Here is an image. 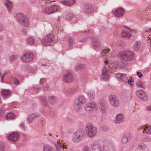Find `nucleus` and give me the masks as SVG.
Masks as SVG:
<instances>
[{
  "mask_svg": "<svg viewBox=\"0 0 151 151\" xmlns=\"http://www.w3.org/2000/svg\"><path fill=\"white\" fill-rule=\"evenodd\" d=\"M110 50L109 48L104 49L101 52V55L103 56L104 62V68L102 69V76L104 81H106L109 78L110 72H112L117 67L118 63L111 61L106 57L104 53L109 52Z\"/></svg>",
  "mask_w": 151,
  "mask_h": 151,
  "instance_id": "1",
  "label": "nucleus"
},
{
  "mask_svg": "<svg viewBox=\"0 0 151 151\" xmlns=\"http://www.w3.org/2000/svg\"><path fill=\"white\" fill-rule=\"evenodd\" d=\"M118 56L122 61L124 62L132 60L135 57L134 52L130 50L121 51L118 55Z\"/></svg>",
  "mask_w": 151,
  "mask_h": 151,
  "instance_id": "2",
  "label": "nucleus"
},
{
  "mask_svg": "<svg viewBox=\"0 0 151 151\" xmlns=\"http://www.w3.org/2000/svg\"><path fill=\"white\" fill-rule=\"evenodd\" d=\"M85 137L84 131L81 129L77 130L73 134L72 142L75 143H77L82 141Z\"/></svg>",
  "mask_w": 151,
  "mask_h": 151,
  "instance_id": "3",
  "label": "nucleus"
},
{
  "mask_svg": "<svg viewBox=\"0 0 151 151\" xmlns=\"http://www.w3.org/2000/svg\"><path fill=\"white\" fill-rule=\"evenodd\" d=\"M86 131L87 135L90 138L94 137L97 133L96 128L90 124L86 125Z\"/></svg>",
  "mask_w": 151,
  "mask_h": 151,
  "instance_id": "4",
  "label": "nucleus"
},
{
  "mask_svg": "<svg viewBox=\"0 0 151 151\" xmlns=\"http://www.w3.org/2000/svg\"><path fill=\"white\" fill-rule=\"evenodd\" d=\"M55 37L53 33L50 34L42 40L41 42L45 45H52L54 43Z\"/></svg>",
  "mask_w": 151,
  "mask_h": 151,
  "instance_id": "5",
  "label": "nucleus"
},
{
  "mask_svg": "<svg viewBox=\"0 0 151 151\" xmlns=\"http://www.w3.org/2000/svg\"><path fill=\"white\" fill-rule=\"evenodd\" d=\"M17 18L23 26L27 27L29 25V22L27 18L22 13L16 14Z\"/></svg>",
  "mask_w": 151,
  "mask_h": 151,
  "instance_id": "6",
  "label": "nucleus"
},
{
  "mask_svg": "<svg viewBox=\"0 0 151 151\" xmlns=\"http://www.w3.org/2000/svg\"><path fill=\"white\" fill-rule=\"evenodd\" d=\"M85 109L86 111L88 112L96 111L98 109V106L95 102L91 101L86 104Z\"/></svg>",
  "mask_w": 151,
  "mask_h": 151,
  "instance_id": "7",
  "label": "nucleus"
},
{
  "mask_svg": "<svg viewBox=\"0 0 151 151\" xmlns=\"http://www.w3.org/2000/svg\"><path fill=\"white\" fill-rule=\"evenodd\" d=\"M34 58L33 54L30 52H26L22 55L21 60L24 63H28L32 61Z\"/></svg>",
  "mask_w": 151,
  "mask_h": 151,
  "instance_id": "8",
  "label": "nucleus"
},
{
  "mask_svg": "<svg viewBox=\"0 0 151 151\" xmlns=\"http://www.w3.org/2000/svg\"><path fill=\"white\" fill-rule=\"evenodd\" d=\"M62 80L63 81L67 83L72 82L74 80V77L73 74L70 72L69 71L64 75Z\"/></svg>",
  "mask_w": 151,
  "mask_h": 151,
  "instance_id": "9",
  "label": "nucleus"
},
{
  "mask_svg": "<svg viewBox=\"0 0 151 151\" xmlns=\"http://www.w3.org/2000/svg\"><path fill=\"white\" fill-rule=\"evenodd\" d=\"M136 94L139 99L143 101H146L148 100V96L146 93L142 90L137 91Z\"/></svg>",
  "mask_w": 151,
  "mask_h": 151,
  "instance_id": "10",
  "label": "nucleus"
},
{
  "mask_svg": "<svg viewBox=\"0 0 151 151\" xmlns=\"http://www.w3.org/2000/svg\"><path fill=\"white\" fill-rule=\"evenodd\" d=\"M109 101L111 104L113 106L117 107L119 104V100L116 96L114 95H111L109 96Z\"/></svg>",
  "mask_w": 151,
  "mask_h": 151,
  "instance_id": "11",
  "label": "nucleus"
},
{
  "mask_svg": "<svg viewBox=\"0 0 151 151\" xmlns=\"http://www.w3.org/2000/svg\"><path fill=\"white\" fill-rule=\"evenodd\" d=\"M83 11L86 14H90L93 10V7L89 3L85 4L83 6Z\"/></svg>",
  "mask_w": 151,
  "mask_h": 151,
  "instance_id": "12",
  "label": "nucleus"
},
{
  "mask_svg": "<svg viewBox=\"0 0 151 151\" xmlns=\"http://www.w3.org/2000/svg\"><path fill=\"white\" fill-rule=\"evenodd\" d=\"M19 138V134L16 132H14L9 135L7 136L8 139L13 142L17 141Z\"/></svg>",
  "mask_w": 151,
  "mask_h": 151,
  "instance_id": "13",
  "label": "nucleus"
},
{
  "mask_svg": "<svg viewBox=\"0 0 151 151\" xmlns=\"http://www.w3.org/2000/svg\"><path fill=\"white\" fill-rule=\"evenodd\" d=\"M116 76L118 81H120L125 82L127 81V77L125 74L117 73L116 74Z\"/></svg>",
  "mask_w": 151,
  "mask_h": 151,
  "instance_id": "14",
  "label": "nucleus"
},
{
  "mask_svg": "<svg viewBox=\"0 0 151 151\" xmlns=\"http://www.w3.org/2000/svg\"><path fill=\"white\" fill-rule=\"evenodd\" d=\"M11 91L8 89H3L1 91V96L4 99L9 98L11 96Z\"/></svg>",
  "mask_w": 151,
  "mask_h": 151,
  "instance_id": "15",
  "label": "nucleus"
},
{
  "mask_svg": "<svg viewBox=\"0 0 151 151\" xmlns=\"http://www.w3.org/2000/svg\"><path fill=\"white\" fill-rule=\"evenodd\" d=\"M124 119L123 114L121 113H119L117 114L115 117V120L114 122L116 124H119L122 122Z\"/></svg>",
  "mask_w": 151,
  "mask_h": 151,
  "instance_id": "16",
  "label": "nucleus"
},
{
  "mask_svg": "<svg viewBox=\"0 0 151 151\" xmlns=\"http://www.w3.org/2000/svg\"><path fill=\"white\" fill-rule=\"evenodd\" d=\"M124 11L122 8H119L117 9L114 12L116 16L117 17H121L124 15Z\"/></svg>",
  "mask_w": 151,
  "mask_h": 151,
  "instance_id": "17",
  "label": "nucleus"
},
{
  "mask_svg": "<svg viewBox=\"0 0 151 151\" xmlns=\"http://www.w3.org/2000/svg\"><path fill=\"white\" fill-rule=\"evenodd\" d=\"M58 7L55 5L52 6L50 7L47 8L45 10L46 13L48 14L56 12L57 10Z\"/></svg>",
  "mask_w": 151,
  "mask_h": 151,
  "instance_id": "18",
  "label": "nucleus"
},
{
  "mask_svg": "<svg viewBox=\"0 0 151 151\" xmlns=\"http://www.w3.org/2000/svg\"><path fill=\"white\" fill-rule=\"evenodd\" d=\"M130 135L129 134H125L122 139V142L123 144H126L130 139Z\"/></svg>",
  "mask_w": 151,
  "mask_h": 151,
  "instance_id": "19",
  "label": "nucleus"
},
{
  "mask_svg": "<svg viewBox=\"0 0 151 151\" xmlns=\"http://www.w3.org/2000/svg\"><path fill=\"white\" fill-rule=\"evenodd\" d=\"M121 37L125 39H129L132 37L131 34L127 30H123L121 34Z\"/></svg>",
  "mask_w": 151,
  "mask_h": 151,
  "instance_id": "20",
  "label": "nucleus"
},
{
  "mask_svg": "<svg viewBox=\"0 0 151 151\" xmlns=\"http://www.w3.org/2000/svg\"><path fill=\"white\" fill-rule=\"evenodd\" d=\"M92 44L95 49H98L101 47V44L99 40L93 38L92 40Z\"/></svg>",
  "mask_w": 151,
  "mask_h": 151,
  "instance_id": "21",
  "label": "nucleus"
},
{
  "mask_svg": "<svg viewBox=\"0 0 151 151\" xmlns=\"http://www.w3.org/2000/svg\"><path fill=\"white\" fill-rule=\"evenodd\" d=\"M82 104L77 100H75L74 104V109L77 111H79L81 109Z\"/></svg>",
  "mask_w": 151,
  "mask_h": 151,
  "instance_id": "22",
  "label": "nucleus"
},
{
  "mask_svg": "<svg viewBox=\"0 0 151 151\" xmlns=\"http://www.w3.org/2000/svg\"><path fill=\"white\" fill-rule=\"evenodd\" d=\"M60 3L63 5L67 6H71L73 5L75 3V2L73 0L70 1H65L63 0L61 1Z\"/></svg>",
  "mask_w": 151,
  "mask_h": 151,
  "instance_id": "23",
  "label": "nucleus"
},
{
  "mask_svg": "<svg viewBox=\"0 0 151 151\" xmlns=\"http://www.w3.org/2000/svg\"><path fill=\"white\" fill-rule=\"evenodd\" d=\"M87 95L89 99L90 100H93L95 96V91L91 90L87 92Z\"/></svg>",
  "mask_w": 151,
  "mask_h": 151,
  "instance_id": "24",
  "label": "nucleus"
},
{
  "mask_svg": "<svg viewBox=\"0 0 151 151\" xmlns=\"http://www.w3.org/2000/svg\"><path fill=\"white\" fill-rule=\"evenodd\" d=\"M55 145L56 147V151H61L62 149L63 150L64 145L60 141H57Z\"/></svg>",
  "mask_w": 151,
  "mask_h": 151,
  "instance_id": "25",
  "label": "nucleus"
},
{
  "mask_svg": "<svg viewBox=\"0 0 151 151\" xmlns=\"http://www.w3.org/2000/svg\"><path fill=\"white\" fill-rule=\"evenodd\" d=\"M75 100H77L79 103L81 104L84 103L86 101L85 98L82 95L79 96L78 98Z\"/></svg>",
  "mask_w": 151,
  "mask_h": 151,
  "instance_id": "26",
  "label": "nucleus"
},
{
  "mask_svg": "<svg viewBox=\"0 0 151 151\" xmlns=\"http://www.w3.org/2000/svg\"><path fill=\"white\" fill-rule=\"evenodd\" d=\"M43 151H54L52 147L48 145H45L43 147Z\"/></svg>",
  "mask_w": 151,
  "mask_h": 151,
  "instance_id": "27",
  "label": "nucleus"
},
{
  "mask_svg": "<svg viewBox=\"0 0 151 151\" xmlns=\"http://www.w3.org/2000/svg\"><path fill=\"white\" fill-rule=\"evenodd\" d=\"M6 6L8 11H11L13 7L12 4L9 0L6 1Z\"/></svg>",
  "mask_w": 151,
  "mask_h": 151,
  "instance_id": "28",
  "label": "nucleus"
},
{
  "mask_svg": "<svg viewBox=\"0 0 151 151\" xmlns=\"http://www.w3.org/2000/svg\"><path fill=\"white\" fill-rule=\"evenodd\" d=\"M86 66L84 64H78L76 65L75 67V69L76 70L78 71L80 70H81L84 68Z\"/></svg>",
  "mask_w": 151,
  "mask_h": 151,
  "instance_id": "29",
  "label": "nucleus"
},
{
  "mask_svg": "<svg viewBox=\"0 0 151 151\" xmlns=\"http://www.w3.org/2000/svg\"><path fill=\"white\" fill-rule=\"evenodd\" d=\"M141 45L140 42L138 41L136 42L133 46V49L135 51L138 50L140 48Z\"/></svg>",
  "mask_w": 151,
  "mask_h": 151,
  "instance_id": "30",
  "label": "nucleus"
},
{
  "mask_svg": "<svg viewBox=\"0 0 151 151\" xmlns=\"http://www.w3.org/2000/svg\"><path fill=\"white\" fill-rule=\"evenodd\" d=\"M145 132L148 134H151V126H146L143 127Z\"/></svg>",
  "mask_w": 151,
  "mask_h": 151,
  "instance_id": "31",
  "label": "nucleus"
},
{
  "mask_svg": "<svg viewBox=\"0 0 151 151\" xmlns=\"http://www.w3.org/2000/svg\"><path fill=\"white\" fill-rule=\"evenodd\" d=\"M137 149L139 150H145L147 149L146 145L144 143L139 144L137 146Z\"/></svg>",
  "mask_w": 151,
  "mask_h": 151,
  "instance_id": "32",
  "label": "nucleus"
},
{
  "mask_svg": "<svg viewBox=\"0 0 151 151\" xmlns=\"http://www.w3.org/2000/svg\"><path fill=\"white\" fill-rule=\"evenodd\" d=\"M48 102L51 104H54L56 101L55 97L54 96H49L48 98Z\"/></svg>",
  "mask_w": 151,
  "mask_h": 151,
  "instance_id": "33",
  "label": "nucleus"
},
{
  "mask_svg": "<svg viewBox=\"0 0 151 151\" xmlns=\"http://www.w3.org/2000/svg\"><path fill=\"white\" fill-rule=\"evenodd\" d=\"M6 118L7 119H12L15 118V116L13 113H9L6 115Z\"/></svg>",
  "mask_w": 151,
  "mask_h": 151,
  "instance_id": "34",
  "label": "nucleus"
},
{
  "mask_svg": "<svg viewBox=\"0 0 151 151\" xmlns=\"http://www.w3.org/2000/svg\"><path fill=\"white\" fill-rule=\"evenodd\" d=\"M136 85L138 87L143 88H144L145 87V85L143 83L142 81H137L136 82Z\"/></svg>",
  "mask_w": 151,
  "mask_h": 151,
  "instance_id": "35",
  "label": "nucleus"
},
{
  "mask_svg": "<svg viewBox=\"0 0 151 151\" xmlns=\"http://www.w3.org/2000/svg\"><path fill=\"white\" fill-rule=\"evenodd\" d=\"M18 58V56L15 55H11L9 56L10 60L12 62L17 60Z\"/></svg>",
  "mask_w": 151,
  "mask_h": 151,
  "instance_id": "36",
  "label": "nucleus"
},
{
  "mask_svg": "<svg viewBox=\"0 0 151 151\" xmlns=\"http://www.w3.org/2000/svg\"><path fill=\"white\" fill-rule=\"evenodd\" d=\"M27 42L30 45H33L35 44V40L33 37H29L27 39Z\"/></svg>",
  "mask_w": 151,
  "mask_h": 151,
  "instance_id": "37",
  "label": "nucleus"
},
{
  "mask_svg": "<svg viewBox=\"0 0 151 151\" xmlns=\"http://www.w3.org/2000/svg\"><path fill=\"white\" fill-rule=\"evenodd\" d=\"M41 103L45 106H46L47 105V102L46 98L44 97H41Z\"/></svg>",
  "mask_w": 151,
  "mask_h": 151,
  "instance_id": "38",
  "label": "nucleus"
},
{
  "mask_svg": "<svg viewBox=\"0 0 151 151\" xmlns=\"http://www.w3.org/2000/svg\"><path fill=\"white\" fill-rule=\"evenodd\" d=\"M75 17L74 14L72 13H70L66 15V18L68 19H73Z\"/></svg>",
  "mask_w": 151,
  "mask_h": 151,
  "instance_id": "39",
  "label": "nucleus"
},
{
  "mask_svg": "<svg viewBox=\"0 0 151 151\" xmlns=\"http://www.w3.org/2000/svg\"><path fill=\"white\" fill-rule=\"evenodd\" d=\"M33 116H32V115L31 114L28 116L27 119V121L28 123L30 124L33 121V120L34 119Z\"/></svg>",
  "mask_w": 151,
  "mask_h": 151,
  "instance_id": "40",
  "label": "nucleus"
},
{
  "mask_svg": "<svg viewBox=\"0 0 151 151\" xmlns=\"http://www.w3.org/2000/svg\"><path fill=\"white\" fill-rule=\"evenodd\" d=\"M64 93L65 95L67 96H69L72 93L70 90L68 89H65L64 90Z\"/></svg>",
  "mask_w": 151,
  "mask_h": 151,
  "instance_id": "41",
  "label": "nucleus"
},
{
  "mask_svg": "<svg viewBox=\"0 0 151 151\" xmlns=\"http://www.w3.org/2000/svg\"><path fill=\"white\" fill-rule=\"evenodd\" d=\"M68 46L70 47H71L73 45V39L71 37H69L68 39Z\"/></svg>",
  "mask_w": 151,
  "mask_h": 151,
  "instance_id": "42",
  "label": "nucleus"
},
{
  "mask_svg": "<svg viewBox=\"0 0 151 151\" xmlns=\"http://www.w3.org/2000/svg\"><path fill=\"white\" fill-rule=\"evenodd\" d=\"M31 89L32 90L35 91L36 92H37L39 90L40 88H39L36 85L33 86Z\"/></svg>",
  "mask_w": 151,
  "mask_h": 151,
  "instance_id": "43",
  "label": "nucleus"
},
{
  "mask_svg": "<svg viewBox=\"0 0 151 151\" xmlns=\"http://www.w3.org/2000/svg\"><path fill=\"white\" fill-rule=\"evenodd\" d=\"M90 148L87 145H85L82 148V150L83 151H89Z\"/></svg>",
  "mask_w": 151,
  "mask_h": 151,
  "instance_id": "44",
  "label": "nucleus"
},
{
  "mask_svg": "<svg viewBox=\"0 0 151 151\" xmlns=\"http://www.w3.org/2000/svg\"><path fill=\"white\" fill-rule=\"evenodd\" d=\"M5 147L4 143H2L0 145V151H4Z\"/></svg>",
  "mask_w": 151,
  "mask_h": 151,
  "instance_id": "45",
  "label": "nucleus"
},
{
  "mask_svg": "<svg viewBox=\"0 0 151 151\" xmlns=\"http://www.w3.org/2000/svg\"><path fill=\"white\" fill-rule=\"evenodd\" d=\"M14 83L15 85H18L19 84V81L16 78L14 79Z\"/></svg>",
  "mask_w": 151,
  "mask_h": 151,
  "instance_id": "46",
  "label": "nucleus"
},
{
  "mask_svg": "<svg viewBox=\"0 0 151 151\" xmlns=\"http://www.w3.org/2000/svg\"><path fill=\"white\" fill-rule=\"evenodd\" d=\"M32 116H34V119L35 118L38 117L40 116V114L39 113H35L32 114Z\"/></svg>",
  "mask_w": 151,
  "mask_h": 151,
  "instance_id": "47",
  "label": "nucleus"
},
{
  "mask_svg": "<svg viewBox=\"0 0 151 151\" xmlns=\"http://www.w3.org/2000/svg\"><path fill=\"white\" fill-rule=\"evenodd\" d=\"M125 28L128 29L131 32H135V31L133 29L129 28L126 26H125Z\"/></svg>",
  "mask_w": 151,
  "mask_h": 151,
  "instance_id": "48",
  "label": "nucleus"
},
{
  "mask_svg": "<svg viewBox=\"0 0 151 151\" xmlns=\"http://www.w3.org/2000/svg\"><path fill=\"white\" fill-rule=\"evenodd\" d=\"M137 74L139 78H141L143 76V74L140 72H137Z\"/></svg>",
  "mask_w": 151,
  "mask_h": 151,
  "instance_id": "49",
  "label": "nucleus"
},
{
  "mask_svg": "<svg viewBox=\"0 0 151 151\" xmlns=\"http://www.w3.org/2000/svg\"><path fill=\"white\" fill-rule=\"evenodd\" d=\"M19 127L20 128L23 129H24V123H21L19 125Z\"/></svg>",
  "mask_w": 151,
  "mask_h": 151,
  "instance_id": "50",
  "label": "nucleus"
},
{
  "mask_svg": "<svg viewBox=\"0 0 151 151\" xmlns=\"http://www.w3.org/2000/svg\"><path fill=\"white\" fill-rule=\"evenodd\" d=\"M146 111H151V104L149 106L146 107Z\"/></svg>",
  "mask_w": 151,
  "mask_h": 151,
  "instance_id": "51",
  "label": "nucleus"
},
{
  "mask_svg": "<svg viewBox=\"0 0 151 151\" xmlns=\"http://www.w3.org/2000/svg\"><path fill=\"white\" fill-rule=\"evenodd\" d=\"M86 41V38H82L79 40V41L78 42L80 43H84Z\"/></svg>",
  "mask_w": 151,
  "mask_h": 151,
  "instance_id": "52",
  "label": "nucleus"
},
{
  "mask_svg": "<svg viewBox=\"0 0 151 151\" xmlns=\"http://www.w3.org/2000/svg\"><path fill=\"white\" fill-rule=\"evenodd\" d=\"M127 82L129 84H130L132 86H133V84L132 83V80L129 79L128 80Z\"/></svg>",
  "mask_w": 151,
  "mask_h": 151,
  "instance_id": "53",
  "label": "nucleus"
},
{
  "mask_svg": "<svg viewBox=\"0 0 151 151\" xmlns=\"http://www.w3.org/2000/svg\"><path fill=\"white\" fill-rule=\"evenodd\" d=\"M3 29V27L2 24H0V32L2 31Z\"/></svg>",
  "mask_w": 151,
  "mask_h": 151,
  "instance_id": "54",
  "label": "nucleus"
},
{
  "mask_svg": "<svg viewBox=\"0 0 151 151\" xmlns=\"http://www.w3.org/2000/svg\"><path fill=\"white\" fill-rule=\"evenodd\" d=\"M46 81V79L42 78L40 79V83H42L43 82H45Z\"/></svg>",
  "mask_w": 151,
  "mask_h": 151,
  "instance_id": "55",
  "label": "nucleus"
},
{
  "mask_svg": "<svg viewBox=\"0 0 151 151\" xmlns=\"http://www.w3.org/2000/svg\"><path fill=\"white\" fill-rule=\"evenodd\" d=\"M22 32L24 34L26 35L27 34V31L25 29H23L22 31Z\"/></svg>",
  "mask_w": 151,
  "mask_h": 151,
  "instance_id": "56",
  "label": "nucleus"
},
{
  "mask_svg": "<svg viewBox=\"0 0 151 151\" xmlns=\"http://www.w3.org/2000/svg\"><path fill=\"white\" fill-rule=\"evenodd\" d=\"M3 111L1 109H0V116L3 114Z\"/></svg>",
  "mask_w": 151,
  "mask_h": 151,
  "instance_id": "57",
  "label": "nucleus"
},
{
  "mask_svg": "<svg viewBox=\"0 0 151 151\" xmlns=\"http://www.w3.org/2000/svg\"><path fill=\"white\" fill-rule=\"evenodd\" d=\"M4 77L3 76H1V81L2 82H4Z\"/></svg>",
  "mask_w": 151,
  "mask_h": 151,
  "instance_id": "58",
  "label": "nucleus"
},
{
  "mask_svg": "<svg viewBox=\"0 0 151 151\" xmlns=\"http://www.w3.org/2000/svg\"><path fill=\"white\" fill-rule=\"evenodd\" d=\"M42 65H45V66H47V65L48 66V65H47V64H42Z\"/></svg>",
  "mask_w": 151,
  "mask_h": 151,
  "instance_id": "59",
  "label": "nucleus"
},
{
  "mask_svg": "<svg viewBox=\"0 0 151 151\" xmlns=\"http://www.w3.org/2000/svg\"><path fill=\"white\" fill-rule=\"evenodd\" d=\"M101 105V106H102L103 107L104 109L105 107V106L104 105Z\"/></svg>",
  "mask_w": 151,
  "mask_h": 151,
  "instance_id": "60",
  "label": "nucleus"
},
{
  "mask_svg": "<svg viewBox=\"0 0 151 151\" xmlns=\"http://www.w3.org/2000/svg\"><path fill=\"white\" fill-rule=\"evenodd\" d=\"M110 55L109 56V57H111V58H114V56H112L111 54H110Z\"/></svg>",
  "mask_w": 151,
  "mask_h": 151,
  "instance_id": "61",
  "label": "nucleus"
},
{
  "mask_svg": "<svg viewBox=\"0 0 151 151\" xmlns=\"http://www.w3.org/2000/svg\"><path fill=\"white\" fill-rule=\"evenodd\" d=\"M5 74L4 73V74H3L2 76H3V77H4V76H5Z\"/></svg>",
  "mask_w": 151,
  "mask_h": 151,
  "instance_id": "62",
  "label": "nucleus"
},
{
  "mask_svg": "<svg viewBox=\"0 0 151 151\" xmlns=\"http://www.w3.org/2000/svg\"><path fill=\"white\" fill-rule=\"evenodd\" d=\"M1 103V99L0 98V104Z\"/></svg>",
  "mask_w": 151,
  "mask_h": 151,
  "instance_id": "63",
  "label": "nucleus"
},
{
  "mask_svg": "<svg viewBox=\"0 0 151 151\" xmlns=\"http://www.w3.org/2000/svg\"><path fill=\"white\" fill-rule=\"evenodd\" d=\"M56 136L57 137H58V135H56Z\"/></svg>",
  "mask_w": 151,
  "mask_h": 151,
  "instance_id": "64",
  "label": "nucleus"
}]
</instances>
